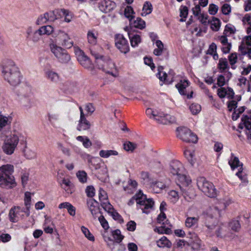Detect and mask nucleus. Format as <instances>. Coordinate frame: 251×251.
Listing matches in <instances>:
<instances>
[{"label":"nucleus","mask_w":251,"mask_h":251,"mask_svg":"<svg viewBox=\"0 0 251 251\" xmlns=\"http://www.w3.org/2000/svg\"><path fill=\"white\" fill-rule=\"evenodd\" d=\"M231 203L230 200L223 201L219 204V206L211 208L206 218L205 223V226L207 227L209 232H212L215 229V233L217 237H222L221 228L217 226V219L221 216V210L224 209Z\"/></svg>","instance_id":"obj_1"},{"label":"nucleus","mask_w":251,"mask_h":251,"mask_svg":"<svg viewBox=\"0 0 251 251\" xmlns=\"http://www.w3.org/2000/svg\"><path fill=\"white\" fill-rule=\"evenodd\" d=\"M91 53L95 59V63L98 68L112 76H116L117 72L114 63L107 56L100 54L95 50H91Z\"/></svg>","instance_id":"obj_2"},{"label":"nucleus","mask_w":251,"mask_h":251,"mask_svg":"<svg viewBox=\"0 0 251 251\" xmlns=\"http://www.w3.org/2000/svg\"><path fill=\"white\" fill-rule=\"evenodd\" d=\"M136 202L137 206L141 209L143 213L148 214L153 209L154 201L152 199L147 198L141 191L137 193L128 202V205L130 206Z\"/></svg>","instance_id":"obj_3"},{"label":"nucleus","mask_w":251,"mask_h":251,"mask_svg":"<svg viewBox=\"0 0 251 251\" xmlns=\"http://www.w3.org/2000/svg\"><path fill=\"white\" fill-rule=\"evenodd\" d=\"M13 165L7 164L0 167V185L3 187L11 188L15 185L12 173Z\"/></svg>","instance_id":"obj_4"},{"label":"nucleus","mask_w":251,"mask_h":251,"mask_svg":"<svg viewBox=\"0 0 251 251\" xmlns=\"http://www.w3.org/2000/svg\"><path fill=\"white\" fill-rule=\"evenodd\" d=\"M146 114L150 119L153 120L158 124L167 125L175 121L173 116L151 108L146 109Z\"/></svg>","instance_id":"obj_5"},{"label":"nucleus","mask_w":251,"mask_h":251,"mask_svg":"<svg viewBox=\"0 0 251 251\" xmlns=\"http://www.w3.org/2000/svg\"><path fill=\"white\" fill-rule=\"evenodd\" d=\"M197 184L199 189L208 197L214 198L217 196V191L213 183L204 177H199L197 180Z\"/></svg>","instance_id":"obj_6"},{"label":"nucleus","mask_w":251,"mask_h":251,"mask_svg":"<svg viewBox=\"0 0 251 251\" xmlns=\"http://www.w3.org/2000/svg\"><path fill=\"white\" fill-rule=\"evenodd\" d=\"M2 73L5 75L8 82L12 86H17L21 82V74L19 69L13 67L9 69L3 67Z\"/></svg>","instance_id":"obj_7"},{"label":"nucleus","mask_w":251,"mask_h":251,"mask_svg":"<svg viewBox=\"0 0 251 251\" xmlns=\"http://www.w3.org/2000/svg\"><path fill=\"white\" fill-rule=\"evenodd\" d=\"M176 135L178 138L186 143H196L198 139L195 134L185 127L177 128Z\"/></svg>","instance_id":"obj_8"},{"label":"nucleus","mask_w":251,"mask_h":251,"mask_svg":"<svg viewBox=\"0 0 251 251\" xmlns=\"http://www.w3.org/2000/svg\"><path fill=\"white\" fill-rule=\"evenodd\" d=\"M50 49L51 52L59 62L62 63H67L70 60V56L62 48L52 44L50 46Z\"/></svg>","instance_id":"obj_9"},{"label":"nucleus","mask_w":251,"mask_h":251,"mask_svg":"<svg viewBox=\"0 0 251 251\" xmlns=\"http://www.w3.org/2000/svg\"><path fill=\"white\" fill-rule=\"evenodd\" d=\"M18 137L15 135L10 137H7L5 140V143L2 148L4 152L7 154L13 153L18 143Z\"/></svg>","instance_id":"obj_10"},{"label":"nucleus","mask_w":251,"mask_h":251,"mask_svg":"<svg viewBox=\"0 0 251 251\" xmlns=\"http://www.w3.org/2000/svg\"><path fill=\"white\" fill-rule=\"evenodd\" d=\"M115 45L120 51L125 54L129 50V47L127 40L123 34H118L115 36Z\"/></svg>","instance_id":"obj_11"},{"label":"nucleus","mask_w":251,"mask_h":251,"mask_svg":"<svg viewBox=\"0 0 251 251\" xmlns=\"http://www.w3.org/2000/svg\"><path fill=\"white\" fill-rule=\"evenodd\" d=\"M190 82L187 79L181 80L176 85V88L177 89L179 94L181 95L187 96V98L189 99L193 97V92L192 90L187 92V88L189 86Z\"/></svg>","instance_id":"obj_12"},{"label":"nucleus","mask_w":251,"mask_h":251,"mask_svg":"<svg viewBox=\"0 0 251 251\" xmlns=\"http://www.w3.org/2000/svg\"><path fill=\"white\" fill-rule=\"evenodd\" d=\"M228 163L231 167V168L232 170H234L236 168L238 167H240L238 172L236 173V176H237L241 180H243L244 182L247 181V178L246 176H242L241 174L242 173L243 168L242 163L240 164V161L238 157L234 156L233 154H231V156L230 159L228 161Z\"/></svg>","instance_id":"obj_13"},{"label":"nucleus","mask_w":251,"mask_h":251,"mask_svg":"<svg viewBox=\"0 0 251 251\" xmlns=\"http://www.w3.org/2000/svg\"><path fill=\"white\" fill-rule=\"evenodd\" d=\"M58 39L59 44L67 48H70L73 45V41L70 38L68 33L63 31H59Z\"/></svg>","instance_id":"obj_14"},{"label":"nucleus","mask_w":251,"mask_h":251,"mask_svg":"<svg viewBox=\"0 0 251 251\" xmlns=\"http://www.w3.org/2000/svg\"><path fill=\"white\" fill-rule=\"evenodd\" d=\"M169 184L170 180L166 178L164 180H156L151 182V187L154 193H159L163 189L168 187Z\"/></svg>","instance_id":"obj_15"},{"label":"nucleus","mask_w":251,"mask_h":251,"mask_svg":"<svg viewBox=\"0 0 251 251\" xmlns=\"http://www.w3.org/2000/svg\"><path fill=\"white\" fill-rule=\"evenodd\" d=\"M77 59L79 63L85 68L92 69L93 65L91 60L81 50L76 52Z\"/></svg>","instance_id":"obj_16"},{"label":"nucleus","mask_w":251,"mask_h":251,"mask_svg":"<svg viewBox=\"0 0 251 251\" xmlns=\"http://www.w3.org/2000/svg\"><path fill=\"white\" fill-rule=\"evenodd\" d=\"M170 173L174 176L181 175L184 172L182 164L178 161H172L170 165Z\"/></svg>","instance_id":"obj_17"},{"label":"nucleus","mask_w":251,"mask_h":251,"mask_svg":"<svg viewBox=\"0 0 251 251\" xmlns=\"http://www.w3.org/2000/svg\"><path fill=\"white\" fill-rule=\"evenodd\" d=\"M116 4L110 0H103L99 3V8L103 13H108L113 10Z\"/></svg>","instance_id":"obj_18"},{"label":"nucleus","mask_w":251,"mask_h":251,"mask_svg":"<svg viewBox=\"0 0 251 251\" xmlns=\"http://www.w3.org/2000/svg\"><path fill=\"white\" fill-rule=\"evenodd\" d=\"M181 194L184 198L187 201L193 199L195 197V193L193 188L188 186L180 187Z\"/></svg>","instance_id":"obj_19"},{"label":"nucleus","mask_w":251,"mask_h":251,"mask_svg":"<svg viewBox=\"0 0 251 251\" xmlns=\"http://www.w3.org/2000/svg\"><path fill=\"white\" fill-rule=\"evenodd\" d=\"M53 31V28L50 25L43 26L34 33V41H37L42 35L50 34Z\"/></svg>","instance_id":"obj_20"},{"label":"nucleus","mask_w":251,"mask_h":251,"mask_svg":"<svg viewBox=\"0 0 251 251\" xmlns=\"http://www.w3.org/2000/svg\"><path fill=\"white\" fill-rule=\"evenodd\" d=\"M87 204L92 215L95 217L99 212V203L93 199H89L87 201Z\"/></svg>","instance_id":"obj_21"},{"label":"nucleus","mask_w":251,"mask_h":251,"mask_svg":"<svg viewBox=\"0 0 251 251\" xmlns=\"http://www.w3.org/2000/svg\"><path fill=\"white\" fill-rule=\"evenodd\" d=\"M91 125L86 119V117H80L78 124L77 126V129L78 131L88 130L90 128Z\"/></svg>","instance_id":"obj_22"},{"label":"nucleus","mask_w":251,"mask_h":251,"mask_svg":"<svg viewBox=\"0 0 251 251\" xmlns=\"http://www.w3.org/2000/svg\"><path fill=\"white\" fill-rule=\"evenodd\" d=\"M21 209L18 206L14 207L9 212V216L10 221L12 222H17L20 218Z\"/></svg>","instance_id":"obj_23"},{"label":"nucleus","mask_w":251,"mask_h":251,"mask_svg":"<svg viewBox=\"0 0 251 251\" xmlns=\"http://www.w3.org/2000/svg\"><path fill=\"white\" fill-rule=\"evenodd\" d=\"M176 176L177 179L180 183L179 184L180 188L181 187H184L188 186L191 184V179L184 174V172L182 173L181 175H178Z\"/></svg>","instance_id":"obj_24"},{"label":"nucleus","mask_w":251,"mask_h":251,"mask_svg":"<svg viewBox=\"0 0 251 251\" xmlns=\"http://www.w3.org/2000/svg\"><path fill=\"white\" fill-rule=\"evenodd\" d=\"M238 127L241 129L245 127L247 130L251 129V117L248 115H243Z\"/></svg>","instance_id":"obj_25"},{"label":"nucleus","mask_w":251,"mask_h":251,"mask_svg":"<svg viewBox=\"0 0 251 251\" xmlns=\"http://www.w3.org/2000/svg\"><path fill=\"white\" fill-rule=\"evenodd\" d=\"M31 196V194L29 192H26L25 194L24 205L25 208L24 209V211L26 213L27 216H29L30 214Z\"/></svg>","instance_id":"obj_26"},{"label":"nucleus","mask_w":251,"mask_h":251,"mask_svg":"<svg viewBox=\"0 0 251 251\" xmlns=\"http://www.w3.org/2000/svg\"><path fill=\"white\" fill-rule=\"evenodd\" d=\"M251 47V35L246 36L242 41L239 47V50L242 54H245V48L247 47Z\"/></svg>","instance_id":"obj_27"},{"label":"nucleus","mask_w":251,"mask_h":251,"mask_svg":"<svg viewBox=\"0 0 251 251\" xmlns=\"http://www.w3.org/2000/svg\"><path fill=\"white\" fill-rule=\"evenodd\" d=\"M47 78L53 83H57L59 80V76L57 73L50 70L45 73Z\"/></svg>","instance_id":"obj_28"},{"label":"nucleus","mask_w":251,"mask_h":251,"mask_svg":"<svg viewBox=\"0 0 251 251\" xmlns=\"http://www.w3.org/2000/svg\"><path fill=\"white\" fill-rule=\"evenodd\" d=\"M60 9H55L45 13L47 15V18L49 21H54L55 20L60 18Z\"/></svg>","instance_id":"obj_29"},{"label":"nucleus","mask_w":251,"mask_h":251,"mask_svg":"<svg viewBox=\"0 0 251 251\" xmlns=\"http://www.w3.org/2000/svg\"><path fill=\"white\" fill-rule=\"evenodd\" d=\"M130 23L133 27L140 29L144 28L146 26L145 22L139 17H137L136 19L133 21L131 20Z\"/></svg>","instance_id":"obj_30"},{"label":"nucleus","mask_w":251,"mask_h":251,"mask_svg":"<svg viewBox=\"0 0 251 251\" xmlns=\"http://www.w3.org/2000/svg\"><path fill=\"white\" fill-rule=\"evenodd\" d=\"M128 36L130 39V44L132 47H136L138 45L141 41V37L140 35L137 34L132 35L131 33H128Z\"/></svg>","instance_id":"obj_31"},{"label":"nucleus","mask_w":251,"mask_h":251,"mask_svg":"<svg viewBox=\"0 0 251 251\" xmlns=\"http://www.w3.org/2000/svg\"><path fill=\"white\" fill-rule=\"evenodd\" d=\"M64 17V21L70 23L72 19L73 14L68 10L61 9L60 11V18Z\"/></svg>","instance_id":"obj_32"},{"label":"nucleus","mask_w":251,"mask_h":251,"mask_svg":"<svg viewBox=\"0 0 251 251\" xmlns=\"http://www.w3.org/2000/svg\"><path fill=\"white\" fill-rule=\"evenodd\" d=\"M199 219V217H187L185 222L186 226L190 228L195 226L198 224Z\"/></svg>","instance_id":"obj_33"},{"label":"nucleus","mask_w":251,"mask_h":251,"mask_svg":"<svg viewBox=\"0 0 251 251\" xmlns=\"http://www.w3.org/2000/svg\"><path fill=\"white\" fill-rule=\"evenodd\" d=\"M99 155L102 158H108L110 156L118 155L117 151L115 150H101L99 152Z\"/></svg>","instance_id":"obj_34"},{"label":"nucleus","mask_w":251,"mask_h":251,"mask_svg":"<svg viewBox=\"0 0 251 251\" xmlns=\"http://www.w3.org/2000/svg\"><path fill=\"white\" fill-rule=\"evenodd\" d=\"M157 245L159 248H164L165 247L170 248L171 243L168 240L166 237L163 236L157 241Z\"/></svg>","instance_id":"obj_35"},{"label":"nucleus","mask_w":251,"mask_h":251,"mask_svg":"<svg viewBox=\"0 0 251 251\" xmlns=\"http://www.w3.org/2000/svg\"><path fill=\"white\" fill-rule=\"evenodd\" d=\"M155 45L157 48L154 50L153 53L156 56H160L162 54L164 50V45L160 40H157L155 42Z\"/></svg>","instance_id":"obj_36"},{"label":"nucleus","mask_w":251,"mask_h":251,"mask_svg":"<svg viewBox=\"0 0 251 251\" xmlns=\"http://www.w3.org/2000/svg\"><path fill=\"white\" fill-rule=\"evenodd\" d=\"M152 11V6L151 2L146 1L143 6L142 9V13L141 14L142 16H145L150 13Z\"/></svg>","instance_id":"obj_37"},{"label":"nucleus","mask_w":251,"mask_h":251,"mask_svg":"<svg viewBox=\"0 0 251 251\" xmlns=\"http://www.w3.org/2000/svg\"><path fill=\"white\" fill-rule=\"evenodd\" d=\"M61 185L62 188H63L68 193L71 194L72 193V191L71 190L72 183L69 179L64 178L61 183Z\"/></svg>","instance_id":"obj_38"},{"label":"nucleus","mask_w":251,"mask_h":251,"mask_svg":"<svg viewBox=\"0 0 251 251\" xmlns=\"http://www.w3.org/2000/svg\"><path fill=\"white\" fill-rule=\"evenodd\" d=\"M97 34L94 33L92 31H88L87 33V39L89 44L95 45L97 42Z\"/></svg>","instance_id":"obj_39"},{"label":"nucleus","mask_w":251,"mask_h":251,"mask_svg":"<svg viewBox=\"0 0 251 251\" xmlns=\"http://www.w3.org/2000/svg\"><path fill=\"white\" fill-rule=\"evenodd\" d=\"M76 176L81 183H85L87 182V174L84 171H78L76 173Z\"/></svg>","instance_id":"obj_40"},{"label":"nucleus","mask_w":251,"mask_h":251,"mask_svg":"<svg viewBox=\"0 0 251 251\" xmlns=\"http://www.w3.org/2000/svg\"><path fill=\"white\" fill-rule=\"evenodd\" d=\"M112 235L117 243H120L124 239V236L121 234L119 229H116L112 231Z\"/></svg>","instance_id":"obj_41"},{"label":"nucleus","mask_w":251,"mask_h":251,"mask_svg":"<svg viewBox=\"0 0 251 251\" xmlns=\"http://www.w3.org/2000/svg\"><path fill=\"white\" fill-rule=\"evenodd\" d=\"M229 63L231 65V67L233 69L236 68L235 64L237 63L238 57L237 53H232L228 57Z\"/></svg>","instance_id":"obj_42"},{"label":"nucleus","mask_w":251,"mask_h":251,"mask_svg":"<svg viewBox=\"0 0 251 251\" xmlns=\"http://www.w3.org/2000/svg\"><path fill=\"white\" fill-rule=\"evenodd\" d=\"M185 157L187 158L190 163L193 165L195 162V158L194 157V151L190 150H185L184 152Z\"/></svg>","instance_id":"obj_43"},{"label":"nucleus","mask_w":251,"mask_h":251,"mask_svg":"<svg viewBox=\"0 0 251 251\" xmlns=\"http://www.w3.org/2000/svg\"><path fill=\"white\" fill-rule=\"evenodd\" d=\"M228 67V62L226 58H220L219 60L218 68L223 72Z\"/></svg>","instance_id":"obj_44"},{"label":"nucleus","mask_w":251,"mask_h":251,"mask_svg":"<svg viewBox=\"0 0 251 251\" xmlns=\"http://www.w3.org/2000/svg\"><path fill=\"white\" fill-rule=\"evenodd\" d=\"M57 147L58 149L61 151L64 155L67 156H71V151L69 148L65 147L62 143L59 142L57 143Z\"/></svg>","instance_id":"obj_45"},{"label":"nucleus","mask_w":251,"mask_h":251,"mask_svg":"<svg viewBox=\"0 0 251 251\" xmlns=\"http://www.w3.org/2000/svg\"><path fill=\"white\" fill-rule=\"evenodd\" d=\"M221 25V22L220 20L217 18L213 17L212 21L211 22V28L213 30L218 31Z\"/></svg>","instance_id":"obj_46"},{"label":"nucleus","mask_w":251,"mask_h":251,"mask_svg":"<svg viewBox=\"0 0 251 251\" xmlns=\"http://www.w3.org/2000/svg\"><path fill=\"white\" fill-rule=\"evenodd\" d=\"M134 11L132 8L130 6H127L126 7L124 11V15L125 17L129 19V22H131L132 19L133 18V14Z\"/></svg>","instance_id":"obj_47"},{"label":"nucleus","mask_w":251,"mask_h":251,"mask_svg":"<svg viewBox=\"0 0 251 251\" xmlns=\"http://www.w3.org/2000/svg\"><path fill=\"white\" fill-rule=\"evenodd\" d=\"M137 144L130 141H127L124 144V149L126 151H132L137 148Z\"/></svg>","instance_id":"obj_48"},{"label":"nucleus","mask_w":251,"mask_h":251,"mask_svg":"<svg viewBox=\"0 0 251 251\" xmlns=\"http://www.w3.org/2000/svg\"><path fill=\"white\" fill-rule=\"evenodd\" d=\"M229 226L234 231H238L241 228V225L238 220H232L229 223Z\"/></svg>","instance_id":"obj_49"},{"label":"nucleus","mask_w":251,"mask_h":251,"mask_svg":"<svg viewBox=\"0 0 251 251\" xmlns=\"http://www.w3.org/2000/svg\"><path fill=\"white\" fill-rule=\"evenodd\" d=\"M81 231L85 236L90 241H94L95 240L94 236L90 233L88 229L83 226L81 227Z\"/></svg>","instance_id":"obj_50"},{"label":"nucleus","mask_w":251,"mask_h":251,"mask_svg":"<svg viewBox=\"0 0 251 251\" xmlns=\"http://www.w3.org/2000/svg\"><path fill=\"white\" fill-rule=\"evenodd\" d=\"M190 110L193 115H196L200 112L201 110V106L200 104L197 103H192L190 106Z\"/></svg>","instance_id":"obj_51"},{"label":"nucleus","mask_w":251,"mask_h":251,"mask_svg":"<svg viewBox=\"0 0 251 251\" xmlns=\"http://www.w3.org/2000/svg\"><path fill=\"white\" fill-rule=\"evenodd\" d=\"M101 206L108 213H110L114 209L112 205L108 201L102 202V203H101Z\"/></svg>","instance_id":"obj_52"},{"label":"nucleus","mask_w":251,"mask_h":251,"mask_svg":"<svg viewBox=\"0 0 251 251\" xmlns=\"http://www.w3.org/2000/svg\"><path fill=\"white\" fill-rule=\"evenodd\" d=\"M236 29L235 27L230 24L227 25H226L224 34L226 35V36L228 33L229 34H231L234 33L235 32Z\"/></svg>","instance_id":"obj_53"},{"label":"nucleus","mask_w":251,"mask_h":251,"mask_svg":"<svg viewBox=\"0 0 251 251\" xmlns=\"http://www.w3.org/2000/svg\"><path fill=\"white\" fill-rule=\"evenodd\" d=\"M47 15L44 13L43 15H40L36 21V24L38 25H41L46 24L48 21Z\"/></svg>","instance_id":"obj_54"},{"label":"nucleus","mask_w":251,"mask_h":251,"mask_svg":"<svg viewBox=\"0 0 251 251\" xmlns=\"http://www.w3.org/2000/svg\"><path fill=\"white\" fill-rule=\"evenodd\" d=\"M99 197L100 201L101 202V203H102V202L103 201H108V197L106 192L101 188H100L99 190Z\"/></svg>","instance_id":"obj_55"},{"label":"nucleus","mask_w":251,"mask_h":251,"mask_svg":"<svg viewBox=\"0 0 251 251\" xmlns=\"http://www.w3.org/2000/svg\"><path fill=\"white\" fill-rule=\"evenodd\" d=\"M163 70V68L162 66H158V72L157 73L156 75L160 81H165L166 80V77H167V75L166 73L164 72L163 73V75L161 76V73Z\"/></svg>","instance_id":"obj_56"},{"label":"nucleus","mask_w":251,"mask_h":251,"mask_svg":"<svg viewBox=\"0 0 251 251\" xmlns=\"http://www.w3.org/2000/svg\"><path fill=\"white\" fill-rule=\"evenodd\" d=\"M191 238L193 239L194 245L196 246L195 248L197 249H200L201 245V241L200 238L196 234H193Z\"/></svg>","instance_id":"obj_57"},{"label":"nucleus","mask_w":251,"mask_h":251,"mask_svg":"<svg viewBox=\"0 0 251 251\" xmlns=\"http://www.w3.org/2000/svg\"><path fill=\"white\" fill-rule=\"evenodd\" d=\"M222 12L223 14L227 15L231 12V8L229 4L225 3L222 7Z\"/></svg>","instance_id":"obj_58"},{"label":"nucleus","mask_w":251,"mask_h":251,"mask_svg":"<svg viewBox=\"0 0 251 251\" xmlns=\"http://www.w3.org/2000/svg\"><path fill=\"white\" fill-rule=\"evenodd\" d=\"M95 190L93 186H88L86 187L85 192L88 197L92 198L95 194Z\"/></svg>","instance_id":"obj_59"},{"label":"nucleus","mask_w":251,"mask_h":251,"mask_svg":"<svg viewBox=\"0 0 251 251\" xmlns=\"http://www.w3.org/2000/svg\"><path fill=\"white\" fill-rule=\"evenodd\" d=\"M98 219L102 227L105 230L109 228V225L104 217L102 215H100Z\"/></svg>","instance_id":"obj_60"},{"label":"nucleus","mask_w":251,"mask_h":251,"mask_svg":"<svg viewBox=\"0 0 251 251\" xmlns=\"http://www.w3.org/2000/svg\"><path fill=\"white\" fill-rule=\"evenodd\" d=\"M219 7L214 4H210L209 6L208 12L210 14L215 15L218 12Z\"/></svg>","instance_id":"obj_61"},{"label":"nucleus","mask_w":251,"mask_h":251,"mask_svg":"<svg viewBox=\"0 0 251 251\" xmlns=\"http://www.w3.org/2000/svg\"><path fill=\"white\" fill-rule=\"evenodd\" d=\"M231 43H227L222 45V47H221V50L223 53H228L229 52L231 48Z\"/></svg>","instance_id":"obj_62"},{"label":"nucleus","mask_w":251,"mask_h":251,"mask_svg":"<svg viewBox=\"0 0 251 251\" xmlns=\"http://www.w3.org/2000/svg\"><path fill=\"white\" fill-rule=\"evenodd\" d=\"M85 109L87 112V114L91 115L95 110V108L91 103L86 104L85 106Z\"/></svg>","instance_id":"obj_63"},{"label":"nucleus","mask_w":251,"mask_h":251,"mask_svg":"<svg viewBox=\"0 0 251 251\" xmlns=\"http://www.w3.org/2000/svg\"><path fill=\"white\" fill-rule=\"evenodd\" d=\"M198 16V19L202 24L207 25L209 23V21H207L208 16L207 15H205L201 14H200Z\"/></svg>","instance_id":"obj_64"}]
</instances>
